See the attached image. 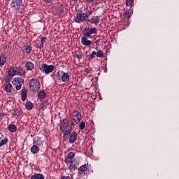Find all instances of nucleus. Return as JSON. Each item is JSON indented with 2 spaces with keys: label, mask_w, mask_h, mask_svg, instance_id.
I'll return each mask as SVG.
<instances>
[{
  "label": "nucleus",
  "mask_w": 179,
  "mask_h": 179,
  "mask_svg": "<svg viewBox=\"0 0 179 179\" xmlns=\"http://www.w3.org/2000/svg\"><path fill=\"white\" fill-rule=\"evenodd\" d=\"M60 129L63 132V138L64 141L69 139V135L72 132V127H68V120L64 119L60 124Z\"/></svg>",
  "instance_id": "1"
},
{
  "label": "nucleus",
  "mask_w": 179,
  "mask_h": 179,
  "mask_svg": "<svg viewBox=\"0 0 179 179\" xmlns=\"http://www.w3.org/2000/svg\"><path fill=\"white\" fill-rule=\"evenodd\" d=\"M29 89L33 93H37L40 90V81L37 79H31L29 81Z\"/></svg>",
  "instance_id": "2"
},
{
  "label": "nucleus",
  "mask_w": 179,
  "mask_h": 179,
  "mask_svg": "<svg viewBox=\"0 0 179 179\" xmlns=\"http://www.w3.org/2000/svg\"><path fill=\"white\" fill-rule=\"evenodd\" d=\"M74 20L76 23H87V15L82 11L77 13Z\"/></svg>",
  "instance_id": "3"
},
{
  "label": "nucleus",
  "mask_w": 179,
  "mask_h": 179,
  "mask_svg": "<svg viewBox=\"0 0 179 179\" xmlns=\"http://www.w3.org/2000/svg\"><path fill=\"white\" fill-rule=\"evenodd\" d=\"M55 69V67L54 66V65H48L47 64H43L40 67L41 72L45 73V75H48V73H51L52 72H53Z\"/></svg>",
  "instance_id": "4"
},
{
  "label": "nucleus",
  "mask_w": 179,
  "mask_h": 179,
  "mask_svg": "<svg viewBox=\"0 0 179 179\" xmlns=\"http://www.w3.org/2000/svg\"><path fill=\"white\" fill-rule=\"evenodd\" d=\"M69 73H65L62 71H58L57 74V80H62V82H68L69 80Z\"/></svg>",
  "instance_id": "5"
},
{
  "label": "nucleus",
  "mask_w": 179,
  "mask_h": 179,
  "mask_svg": "<svg viewBox=\"0 0 179 179\" xmlns=\"http://www.w3.org/2000/svg\"><path fill=\"white\" fill-rule=\"evenodd\" d=\"M97 33V28L93 27V28H85L83 31V36H85V37H90L92 34H96Z\"/></svg>",
  "instance_id": "6"
},
{
  "label": "nucleus",
  "mask_w": 179,
  "mask_h": 179,
  "mask_svg": "<svg viewBox=\"0 0 179 179\" xmlns=\"http://www.w3.org/2000/svg\"><path fill=\"white\" fill-rule=\"evenodd\" d=\"M23 79L22 78H15L13 80L14 86H15L16 90H20L22 89V85H23Z\"/></svg>",
  "instance_id": "7"
},
{
  "label": "nucleus",
  "mask_w": 179,
  "mask_h": 179,
  "mask_svg": "<svg viewBox=\"0 0 179 179\" xmlns=\"http://www.w3.org/2000/svg\"><path fill=\"white\" fill-rule=\"evenodd\" d=\"M80 117H82V115H80V113H79V111L78 110L73 111L72 118H73V121H74L76 124H79L80 122Z\"/></svg>",
  "instance_id": "8"
},
{
  "label": "nucleus",
  "mask_w": 179,
  "mask_h": 179,
  "mask_svg": "<svg viewBox=\"0 0 179 179\" xmlns=\"http://www.w3.org/2000/svg\"><path fill=\"white\" fill-rule=\"evenodd\" d=\"M87 23H91V24H94L95 26H97V24L100 23V17L95 15L92 16V17L90 19L87 18Z\"/></svg>",
  "instance_id": "9"
},
{
  "label": "nucleus",
  "mask_w": 179,
  "mask_h": 179,
  "mask_svg": "<svg viewBox=\"0 0 179 179\" xmlns=\"http://www.w3.org/2000/svg\"><path fill=\"white\" fill-rule=\"evenodd\" d=\"M66 166L69 167V170L70 171H75V170H76V169H78L79 166V163L73 160L71 161L70 164H66Z\"/></svg>",
  "instance_id": "10"
},
{
  "label": "nucleus",
  "mask_w": 179,
  "mask_h": 179,
  "mask_svg": "<svg viewBox=\"0 0 179 179\" xmlns=\"http://www.w3.org/2000/svg\"><path fill=\"white\" fill-rule=\"evenodd\" d=\"M75 154L73 152H69L67 157H65L66 164H71V163L74 160Z\"/></svg>",
  "instance_id": "11"
},
{
  "label": "nucleus",
  "mask_w": 179,
  "mask_h": 179,
  "mask_svg": "<svg viewBox=\"0 0 179 179\" xmlns=\"http://www.w3.org/2000/svg\"><path fill=\"white\" fill-rule=\"evenodd\" d=\"M23 4V0H13L10 3L11 8H20Z\"/></svg>",
  "instance_id": "12"
},
{
  "label": "nucleus",
  "mask_w": 179,
  "mask_h": 179,
  "mask_svg": "<svg viewBox=\"0 0 179 179\" xmlns=\"http://www.w3.org/2000/svg\"><path fill=\"white\" fill-rule=\"evenodd\" d=\"M87 38H89V37L85 36V35L81 37V43L83 45H85V47H89V45L92 44V41Z\"/></svg>",
  "instance_id": "13"
},
{
  "label": "nucleus",
  "mask_w": 179,
  "mask_h": 179,
  "mask_svg": "<svg viewBox=\"0 0 179 179\" xmlns=\"http://www.w3.org/2000/svg\"><path fill=\"white\" fill-rule=\"evenodd\" d=\"M77 138H78V134H76V131H73L70 136L69 142L71 143H75V142H76Z\"/></svg>",
  "instance_id": "14"
},
{
  "label": "nucleus",
  "mask_w": 179,
  "mask_h": 179,
  "mask_svg": "<svg viewBox=\"0 0 179 179\" xmlns=\"http://www.w3.org/2000/svg\"><path fill=\"white\" fill-rule=\"evenodd\" d=\"M33 145H36V146H43V140L41 138L37 137L33 140Z\"/></svg>",
  "instance_id": "15"
},
{
  "label": "nucleus",
  "mask_w": 179,
  "mask_h": 179,
  "mask_svg": "<svg viewBox=\"0 0 179 179\" xmlns=\"http://www.w3.org/2000/svg\"><path fill=\"white\" fill-rule=\"evenodd\" d=\"M6 64V55L5 53H1L0 55V66H2Z\"/></svg>",
  "instance_id": "16"
},
{
  "label": "nucleus",
  "mask_w": 179,
  "mask_h": 179,
  "mask_svg": "<svg viewBox=\"0 0 179 179\" xmlns=\"http://www.w3.org/2000/svg\"><path fill=\"white\" fill-rule=\"evenodd\" d=\"M31 152L33 153V155H37L38 152H40V148H38V145H33L30 149Z\"/></svg>",
  "instance_id": "17"
},
{
  "label": "nucleus",
  "mask_w": 179,
  "mask_h": 179,
  "mask_svg": "<svg viewBox=\"0 0 179 179\" xmlns=\"http://www.w3.org/2000/svg\"><path fill=\"white\" fill-rule=\"evenodd\" d=\"M27 71H33L34 69V64L31 62H28L25 64Z\"/></svg>",
  "instance_id": "18"
},
{
  "label": "nucleus",
  "mask_w": 179,
  "mask_h": 179,
  "mask_svg": "<svg viewBox=\"0 0 179 179\" xmlns=\"http://www.w3.org/2000/svg\"><path fill=\"white\" fill-rule=\"evenodd\" d=\"M45 96H47V94L44 90H41L38 92V99H39V100H43V99H45Z\"/></svg>",
  "instance_id": "19"
},
{
  "label": "nucleus",
  "mask_w": 179,
  "mask_h": 179,
  "mask_svg": "<svg viewBox=\"0 0 179 179\" xmlns=\"http://www.w3.org/2000/svg\"><path fill=\"white\" fill-rule=\"evenodd\" d=\"M26 99H27V90H24L21 93V100L26 101Z\"/></svg>",
  "instance_id": "20"
},
{
  "label": "nucleus",
  "mask_w": 179,
  "mask_h": 179,
  "mask_svg": "<svg viewBox=\"0 0 179 179\" xmlns=\"http://www.w3.org/2000/svg\"><path fill=\"white\" fill-rule=\"evenodd\" d=\"M8 73L9 76H15V75L17 73V71L13 67H10L8 69Z\"/></svg>",
  "instance_id": "21"
},
{
  "label": "nucleus",
  "mask_w": 179,
  "mask_h": 179,
  "mask_svg": "<svg viewBox=\"0 0 179 179\" xmlns=\"http://www.w3.org/2000/svg\"><path fill=\"white\" fill-rule=\"evenodd\" d=\"M25 107L27 110H33V108L34 107V104H33L31 101H29L26 102Z\"/></svg>",
  "instance_id": "22"
},
{
  "label": "nucleus",
  "mask_w": 179,
  "mask_h": 179,
  "mask_svg": "<svg viewBox=\"0 0 179 179\" xmlns=\"http://www.w3.org/2000/svg\"><path fill=\"white\" fill-rule=\"evenodd\" d=\"M31 179H44V175L41 173H36L31 177Z\"/></svg>",
  "instance_id": "23"
},
{
  "label": "nucleus",
  "mask_w": 179,
  "mask_h": 179,
  "mask_svg": "<svg viewBox=\"0 0 179 179\" xmlns=\"http://www.w3.org/2000/svg\"><path fill=\"white\" fill-rule=\"evenodd\" d=\"M5 90L7 93H10L12 92V84L10 83H7L5 85Z\"/></svg>",
  "instance_id": "24"
},
{
  "label": "nucleus",
  "mask_w": 179,
  "mask_h": 179,
  "mask_svg": "<svg viewBox=\"0 0 179 179\" xmlns=\"http://www.w3.org/2000/svg\"><path fill=\"white\" fill-rule=\"evenodd\" d=\"M89 169V164H84L80 167V171L81 173H85V171H87Z\"/></svg>",
  "instance_id": "25"
},
{
  "label": "nucleus",
  "mask_w": 179,
  "mask_h": 179,
  "mask_svg": "<svg viewBox=\"0 0 179 179\" xmlns=\"http://www.w3.org/2000/svg\"><path fill=\"white\" fill-rule=\"evenodd\" d=\"M41 43L39 45V48H43L44 47V43H45V41H47V38L42 36L41 38Z\"/></svg>",
  "instance_id": "26"
},
{
  "label": "nucleus",
  "mask_w": 179,
  "mask_h": 179,
  "mask_svg": "<svg viewBox=\"0 0 179 179\" xmlns=\"http://www.w3.org/2000/svg\"><path fill=\"white\" fill-rule=\"evenodd\" d=\"M134 5V0H126V6L127 8H132Z\"/></svg>",
  "instance_id": "27"
},
{
  "label": "nucleus",
  "mask_w": 179,
  "mask_h": 179,
  "mask_svg": "<svg viewBox=\"0 0 179 179\" xmlns=\"http://www.w3.org/2000/svg\"><path fill=\"white\" fill-rule=\"evenodd\" d=\"M16 129H17V127H16V125L15 124H10L8 127V130L10 131V132H16Z\"/></svg>",
  "instance_id": "28"
},
{
  "label": "nucleus",
  "mask_w": 179,
  "mask_h": 179,
  "mask_svg": "<svg viewBox=\"0 0 179 179\" xmlns=\"http://www.w3.org/2000/svg\"><path fill=\"white\" fill-rule=\"evenodd\" d=\"M16 72H17V75H19V76H20L22 75H24V70H23L22 69V67L17 68Z\"/></svg>",
  "instance_id": "29"
},
{
  "label": "nucleus",
  "mask_w": 179,
  "mask_h": 179,
  "mask_svg": "<svg viewBox=\"0 0 179 179\" xmlns=\"http://www.w3.org/2000/svg\"><path fill=\"white\" fill-rule=\"evenodd\" d=\"M8 143V138H6L3 140H1L0 138V148H2V146H3V145H6Z\"/></svg>",
  "instance_id": "30"
},
{
  "label": "nucleus",
  "mask_w": 179,
  "mask_h": 179,
  "mask_svg": "<svg viewBox=\"0 0 179 179\" xmlns=\"http://www.w3.org/2000/svg\"><path fill=\"white\" fill-rule=\"evenodd\" d=\"M96 55L98 58H103L104 57V52H103L101 50H99L97 51Z\"/></svg>",
  "instance_id": "31"
},
{
  "label": "nucleus",
  "mask_w": 179,
  "mask_h": 179,
  "mask_svg": "<svg viewBox=\"0 0 179 179\" xmlns=\"http://www.w3.org/2000/svg\"><path fill=\"white\" fill-rule=\"evenodd\" d=\"M123 16H124V17H127V19H129L131 16H132V13L131 11H126L124 13Z\"/></svg>",
  "instance_id": "32"
},
{
  "label": "nucleus",
  "mask_w": 179,
  "mask_h": 179,
  "mask_svg": "<svg viewBox=\"0 0 179 179\" xmlns=\"http://www.w3.org/2000/svg\"><path fill=\"white\" fill-rule=\"evenodd\" d=\"M24 51L26 54H30L31 52V47L29 45L25 46Z\"/></svg>",
  "instance_id": "33"
},
{
  "label": "nucleus",
  "mask_w": 179,
  "mask_h": 179,
  "mask_svg": "<svg viewBox=\"0 0 179 179\" xmlns=\"http://www.w3.org/2000/svg\"><path fill=\"white\" fill-rule=\"evenodd\" d=\"M79 127L80 129H85V127H86V123H85V122H81Z\"/></svg>",
  "instance_id": "34"
},
{
  "label": "nucleus",
  "mask_w": 179,
  "mask_h": 179,
  "mask_svg": "<svg viewBox=\"0 0 179 179\" xmlns=\"http://www.w3.org/2000/svg\"><path fill=\"white\" fill-rule=\"evenodd\" d=\"M96 51H93L92 54L90 55V58L91 59H94V58L96 57Z\"/></svg>",
  "instance_id": "35"
},
{
  "label": "nucleus",
  "mask_w": 179,
  "mask_h": 179,
  "mask_svg": "<svg viewBox=\"0 0 179 179\" xmlns=\"http://www.w3.org/2000/svg\"><path fill=\"white\" fill-rule=\"evenodd\" d=\"M93 13V10H89L87 13H85V15H87V19H89V16H90V15H92Z\"/></svg>",
  "instance_id": "36"
},
{
  "label": "nucleus",
  "mask_w": 179,
  "mask_h": 179,
  "mask_svg": "<svg viewBox=\"0 0 179 179\" xmlns=\"http://www.w3.org/2000/svg\"><path fill=\"white\" fill-rule=\"evenodd\" d=\"M83 57V56L82 55H76V58H77L78 59H82Z\"/></svg>",
  "instance_id": "37"
},
{
  "label": "nucleus",
  "mask_w": 179,
  "mask_h": 179,
  "mask_svg": "<svg viewBox=\"0 0 179 179\" xmlns=\"http://www.w3.org/2000/svg\"><path fill=\"white\" fill-rule=\"evenodd\" d=\"M45 3H51L52 0H43Z\"/></svg>",
  "instance_id": "38"
},
{
  "label": "nucleus",
  "mask_w": 179,
  "mask_h": 179,
  "mask_svg": "<svg viewBox=\"0 0 179 179\" xmlns=\"http://www.w3.org/2000/svg\"><path fill=\"white\" fill-rule=\"evenodd\" d=\"M85 2H87V3H92V2H94V0H85Z\"/></svg>",
  "instance_id": "39"
},
{
  "label": "nucleus",
  "mask_w": 179,
  "mask_h": 179,
  "mask_svg": "<svg viewBox=\"0 0 179 179\" xmlns=\"http://www.w3.org/2000/svg\"><path fill=\"white\" fill-rule=\"evenodd\" d=\"M84 72H86V73H89V72H90V70H89V69L86 68L84 69Z\"/></svg>",
  "instance_id": "40"
},
{
  "label": "nucleus",
  "mask_w": 179,
  "mask_h": 179,
  "mask_svg": "<svg viewBox=\"0 0 179 179\" xmlns=\"http://www.w3.org/2000/svg\"><path fill=\"white\" fill-rule=\"evenodd\" d=\"M62 179H71V178L69 176H63Z\"/></svg>",
  "instance_id": "41"
},
{
  "label": "nucleus",
  "mask_w": 179,
  "mask_h": 179,
  "mask_svg": "<svg viewBox=\"0 0 179 179\" xmlns=\"http://www.w3.org/2000/svg\"><path fill=\"white\" fill-rule=\"evenodd\" d=\"M99 43H100V40H96V41H95L96 45H99Z\"/></svg>",
  "instance_id": "42"
},
{
  "label": "nucleus",
  "mask_w": 179,
  "mask_h": 179,
  "mask_svg": "<svg viewBox=\"0 0 179 179\" xmlns=\"http://www.w3.org/2000/svg\"><path fill=\"white\" fill-rule=\"evenodd\" d=\"M72 1H73V2H78V1H80L82 0H72Z\"/></svg>",
  "instance_id": "43"
},
{
  "label": "nucleus",
  "mask_w": 179,
  "mask_h": 179,
  "mask_svg": "<svg viewBox=\"0 0 179 179\" xmlns=\"http://www.w3.org/2000/svg\"><path fill=\"white\" fill-rule=\"evenodd\" d=\"M71 125H72V127H74L75 123H74V122H72V123H71Z\"/></svg>",
  "instance_id": "44"
},
{
  "label": "nucleus",
  "mask_w": 179,
  "mask_h": 179,
  "mask_svg": "<svg viewBox=\"0 0 179 179\" xmlns=\"http://www.w3.org/2000/svg\"><path fill=\"white\" fill-rule=\"evenodd\" d=\"M127 24H129V22H127Z\"/></svg>",
  "instance_id": "45"
},
{
  "label": "nucleus",
  "mask_w": 179,
  "mask_h": 179,
  "mask_svg": "<svg viewBox=\"0 0 179 179\" xmlns=\"http://www.w3.org/2000/svg\"><path fill=\"white\" fill-rule=\"evenodd\" d=\"M8 1H10V0H8Z\"/></svg>",
  "instance_id": "46"
}]
</instances>
